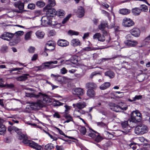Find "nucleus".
I'll use <instances>...</instances> for the list:
<instances>
[{
    "label": "nucleus",
    "mask_w": 150,
    "mask_h": 150,
    "mask_svg": "<svg viewBox=\"0 0 150 150\" xmlns=\"http://www.w3.org/2000/svg\"><path fill=\"white\" fill-rule=\"evenodd\" d=\"M26 96L30 98H34L37 99H39L42 101L43 104L45 105L47 104L52 102V100L46 95L39 93L38 94H35L33 93H26Z\"/></svg>",
    "instance_id": "1"
},
{
    "label": "nucleus",
    "mask_w": 150,
    "mask_h": 150,
    "mask_svg": "<svg viewBox=\"0 0 150 150\" xmlns=\"http://www.w3.org/2000/svg\"><path fill=\"white\" fill-rule=\"evenodd\" d=\"M48 1L49 4L44 8V9L47 10L46 15L50 16H51V18L52 19L54 16L56 15V11L55 9L51 7L54 6L56 3L55 0H48Z\"/></svg>",
    "instance_id": "2"
},
{
    "label": "nucleus",
    "mask_w": 150,
    "mask_h": 150,
    "mask_svg": "<svg viewBox=\"0 0 150 150\" xmlns=\"http://www.w3.org/2000/svg\"><path fill=\"white\" fill-rule=\"evenodd\" d=\"M148 131V128L147 126L143 124H140L137 126L135 128V133L138 135H142Z\"/></svg>",
    "instance_id": "3"
},
{
    "label": "nucleus",
    "mask_w": 150,
    "mask_h": 150,
    "mask_svg": "<svg viewBox=\"0 0 150 150\" xmlns=\"http://www.w3.org/2000/svg\"><path fill=\"white\" fill-rule=\"evenodd\" d=\"M132 37L131 35L130 34L126 36L125 38L126 40L124 42V43L126 45L129 47H133L138 44V42L137 41L131 39Z\"/></svg>",
    "instance_id": "4"
},
{
    "label": "nucleus",
    "mask_w": 150,
    "mask_h": 150,
    "mask_svg": "<svg viewBox=\"0 0 150 150\" xmlns=\"http://www.w3.org/2000/svg\"><path fill=\"white\" fill-rule=\"evenodd\" d=\"M23 143L37 150H42L43 149L41 146L31 140H24Z\"/></svg>",
    "instance_id": "5"
},
{
    "label": "nucleus",
    "mask_w": 150,
    "mask_h": 150,
    "mask_svg": "<svg viewBox=\"0 0 150 150\" xmlns=\"http://www.w3.org/2000/svg\"><path fill=\"white\" fill-rule=\"evenodd\" d=\"M51 16H48L46 15V16L42 17L41 19L42 24L44 26H47L49 25L53 24L52 21V19L51 18Z\"/></svg>",
    "instance_id": "6"
},
{
    "label": "nucleus",
    "mask_w": 150,
    "mask_h": 150,
    "mask_svg": "<svg viewBox=\"0 0 150 150\" xmlns=\"http://www.w3.org/2000/svg\"><path fill=\"white\" fill-rule=\"evenodd\" d=\"M131 116L133 122H140L142 118L141 114L138 111H133Z\"/></svg>",
    "instance_id": "7"
},
{
    "label": "nucleus",
    "mask_w": 150,
    "mask_h": 150,
    "mask_svg": "<svg viewBox=\"0 0 150 150\" xmlns=\"http://www.w3.org/2000/svg\"><path fill=\"white\" fill-rule=\"evenodd\" d=\"M58 63L57 61H51L46 62L43 63L45 69H50L58 67L57 65H55L53 64H57Z\"/></svg>",
    "instance_id": "8"
},
{
    "label": "nucleus",
    "mask_w": 150,
    "mask_h": 150,
    "mask_svg": "<svg viewBox=\"0 0 150 150\" xmlns=\"http://www.w3.org/2000/svg\"><path fill=\"white\" fill-rule=\"evenodd\" d=\"M134 22L132 19L128 18H124L122 20V25L126 27H129L134 25Z\"/></svg>",
    "instance_id": "9"
},
{
    "label": "nucleus",
    "mask_w": 150,
    "mask_h": 150,
    "mask_svg": "<svg viewBox=\"0 0 150 150\" xmlns=\"http://www.w3.org/2000/svg\"><path fill=\"white\" fill-rule=\"evenodd\" d=\"M44 106V105L43 104L42 101L41 100H39L36 102L32 103L31 107L33 110H37Z\"/></svg>",
    "instance_id": "10"
},
{
    "label": "nucleus",
    "mask_w": 150,
    "mask_h": 150,
    "mask_svg": "<svg viewBox=\"0 0 150 150\" xmlns=\"http://www.w3.org/2000/svg\"><path fill=\"white\" fill-rule=\"evenodd\" d=\"M122 128V132L125 134H127L129 132L130 130V127L129 125L128 121H125L122 123L121 124Z\"/></svg>",
    "instance_id": "11"
},
{
    "label": "nucleus",
    "mask_w": 150,
    "mask_h": 150,
    "mask_svg": "<svg viewBox=\"0 0 150 150\" xmlns=\"http://www.w3.org/2000/svg\"><path fill=\"white\" fill-rule=\"evenodd\" d=\"M111 106V109L116 112H120L121 110H125L127 109V106L123 107H120L115 104H112Z\"/></svg>",
    "instance_id": "12"
},
{
    "label": "nucleus",
    "mask_w": 150,
    "mask_h": 150,
    "mask_svg": "<svg viewBox=\"0 0 150 150\" xmlns=\"http://www.w3.org/2000/svg\"><path fill=\"white\" fill-rule=\"evenodd\" d=\"M84 93V90L81 88H76L72 90V93L73 94L78 96V97L80 99H81V98L79 96L83 95Z\"/></svg>",
    "instance_id": "13"
},
{
    "label": "nucleus",
    "mask_w": 150,
    "mask_h": 150,
    "mask_svg": "<svg viewBox=\"0 0 150 150\" xmlns=\"http://www.w3.org/2000/svg\"><path fill=\"white\" fill-rule=\"evenodd\" d=\"M14 36V34L8 32L4 33L1 36V38L3 40L8 41L10 40Z\"/></svg>",
    "instance_id": "14"
},
{
    "label": "nucleus",
    "mask_w": 150,
    "mask_h": 150,
    "mask_svg": "<svg viewBox=\"0 0 150 150\" xmlns=\"http://www.w3.org/2000/svg\"><path fill=\"white\" fill-rule=\"evenodd\" d=\"M93 39H98L99 41L103 42L105 39V38L103 35H101L100 33H96L93 36Z\"/></svg>",
    "instance_id": "15"
},
{
    "label": "nucleus",
    "mask_w": 150,
    "mask_h": 150,
    "mask_svg": "<svg viewBox=\"0 0 150 150\" xmlns=\"http://www.w3.org/2000/svg\"><path fill=\"white\" fill-rule=\"evenodd\" d=\"M130 32L132 35L136 37H139L140 34V30L137 28H134L131 30Z\"/></svg>",
    "instance_id": "16"
},
{
    "label": "nucleus",
    "mask_w": 150,
    "mask_h": 150,
    "mask_svg": "<svg viewBox=\"0 0 150 150\" xmlns=\"http://www.w3.org/2000/svg\"><path fill=\"white\" fill-rule=\"evenodd\" d=\"M24 34V32L23 31H19L15 32L14 34V36H15L17 38L16 40H15L14 42L17 43L20 42L21 40L19 36L23 35Z\"/></svg>",
    "instance_id": "17"
},
{
    "label": "nucleus",
    "mask_w": 150,
    "mask_h": 150,
    "mask_svg": "<svg viewBox=\"0 0 150 150\" xmlns=\"http://www.w3.org/2000/svg\"><path fill=\"white\" fill-rule=\"evenodd\" d=\"M58 45L61 47H66L69 45V42L65 40L59 39L57 42Z\"/></svg>",
    "instance_id": "18"
},
{
    "label": "nucleus",
    "mask_w": 150,
    "mask_h": 150,
    "mask_svg": "<svg viewBox=\"0 0 150 150\" xmlns=\"http://www.w3.org/2000/svg\"><path fill=\"white\" fill-rule=\"evenodd\" d=\"M86 106V103L84 102H80L77 103H74L73 104V106L75 108L76 107L78 109H81Z\"/></svg>",
    "instance_id": "19"
},
{
    "label": "nucleus",
    "mask_w": 150,
    "mask_h": 150,
    "mask_svg": "<svg viewBox=\"0 0 150 150\" xmlns=\"http://www.w3.org/2000/svg\"><path fill=\"white\" fill-rule=\"evenodd\" d=\"M28 74H23L22 75L16 78V79L18 81H23L27 79L28 76H29Z\"/></svg>",
    "instance_id": "20"
},
{
    "label": "nucleus",
    "mask_w": 150,
    "mask_h": 150,
    "mask_svg": "<svg viewBox=\"0 0 150 150\" xmlns=\"http://www.w3.org/2000/svg\"><path fill=\"white\" fill-rule=\"evenodd\" d=\"M71 44L74 47L80 46L81 45L80 41L78 39H73L71 40Z\"/></svg>",
    "instance_id": "21"
},
{
    "label": "nucleus",
    "mask_w": 150,
    "mask_h": 150,
    "mask_svg": "<svg viewBox=\"0 0 150 150\" xmlns=\"http://www.w3.org/2000/svg\"><path fill=\"white\" fill-rule=\"evenodd\" d=\"M84 11L83 7L81 6L79 7L78 8L77 15L78 17L81 18L84 15Z\"/></svg>",
    "instance_id": "22"
},
{
    "label": "nucleus",
    "mask_w": 150,
    "mask_h": 150,
    "mask_svg": "<svg viewBox=\"0 0 150 150\" xmlns=\"http://www.w3.org/2000/svg\"><path fill=\"white\" fill-rule=\"evenodd\" d=\"M97 86L96 85L95 83L89 82L87 83L86 84V88H91V89H95L96 88Z\"/></svg>",
    "instance_id": "23"
},
{
    "label": "nucleus",
    "mask_w": 150,
    "mask_h": 150,
    "mask_svg": "<svg viewBox=\"0 0 150 150\" xmlns=\"http://www.w3.org/2000/svg\"><path fill=\"white\" fill-rule=\"evenodd\" d=\"M14 6L21 10H22L24 8V3L21 2L20 1H18L15 3Z\"/></svg>",
    "instance_id": "24"
},
{
    "label": "nucleus",
    "mask_w": 150,
    "mask_h": 150,
    "mask_svg": "<svg viewBox=\"0 0 150 150\" xmlns=\"http://www.w3.org/2000/svg\"><path fill=\"white\" fill-rule=\"evenodd\" d=\"M87 96L90 97H93L96 95L95 91L92 89H89L86 93Z\"/></svg>",
    "instance_id": "25"
},
{
    "label": "nucleus",
    "mask_w": 150,
    "mask_h": 150,
    "mask_svg": "<svg viewBox=\"0 0 150 150\" xmlns=\"http://www.w3.org/2000/svg\"><path fill=\"white\" fill-rule=\"evenodd\" d=\"M105 76L109 77L110 79L113 78L115 76L114 72L111 70L105 72Z\"/></svg>",
    "instance_id": "26"
},
{
    "label": "nucleus",
    "mask_w": 150,
    "mask_h": 150,
    "mask_svg": "<svg viewBox=\"0 0 150 150\" xmlns=\"http://www.w3.org/2000/svg\"><path fill=\"white\" fill-rule=\"evenodd\" d=\"M111 84L109 82H105L102 84L100 87V88L101 90H105L109 88Z\"/></svg>",
    "instance_id": "27"
},
{
    "label": "nucleus",
    "mask_w": 150,
    "mask_h": 150,
    "mask_svg": "<svg viewBox=\"0 0 150 150\" xmlns=\"http://www.w3.org/2000/svg\"><path fill=\"white\" fill-rule=\"evenodd\" d=\"M51 77H54V80L55 81H57L58 82H60L62 81V77L60 76L59 75H55L52 74L51 75Z\"/></svg>",
    "instance_id": "28"
},
{
    "label": "nucleus",
    "mask_w": 150,
    "mask_h": 150,
    "mask_svg": "<svg viewBox=\"0 0 150 150\" xmlns=\"http://www.w3.org/2000/svg\"><path fill=\"white\" fill-rule=\"evenodd\" d=\"M35 34L38 38L42 39L44 37L45 33L39 30L36 32Z\"/></svg>",
    "instance_id": "29"
},
{
    "label": "nucleus",
    "mask_w": 150,
    "mask_h": 150,
    "mask_svg": "<svg viewBox=\"0 0 150 150\" xmlns=\"http://www.w3.org/2000/svg\"><path fill=\"white\" fill-rule=\"evenodd\" d=\"M65 13L64 11L62 10L59 9L56 11V15L59 17L60 18H62L65 15Z\"/></svg>",
    "instance_id": "30"
},
{
    "label": "nucleus",
    "mask_w": 150,
    "mask_h": 150,
    "mask_svg": "<svg viewBox=\"0 0 150 150\" xmlns=\"http://www.w3.org/2000/svg\"><path fill=\"white\" fill-rule=\"evenodd\" d=\"M130 10L126 8H123L120 9L119 11V13L122 15H127L130 13Z\"/></svg>",
    "instance_id": "31"
},
{
    "label": "nucleus",
    "mask_w": 150,
    "mask_h": 150,
    "mask_svg": "<svg viewBox=\"0 0 150 150\" xmlns=\"http://www.w3.org/2000/svg\"><path fill=\"white\" fill-rule=\"evenodd\" d=\"M141 11V10L138 8H135L132 10V12L133 14L135 16L139 15Z\"/></svg>",
    "instance_id": "32"
},
{
    "label": "nucleus",
    "mask_w": 150,
    "mask_h": 150,
    "mask_svg": "<svg viewBox=\"0 0 150 150\" xmlns=\"http://www.w3.org/2000/svg\"><path fill=\"white\" fill-rule=\"evenodd\" d=\"M93 132H94L96 133H97L98 134L97 136H96V137L95 138V141L96 142H99L101 141L103 139V138L102 137L100 136L99 134L96 132L94 130L91 129Z\"/></svg>",
    "instance_id": "33"
},
{
    "label": "nucleus",
    "mask_w": 150,
    "mask_h": 150,
    "mask_svg": "<svg viewBox=\"0 0 150 150\" xmlns=\"http://www.w3.org/2000/svg\"><path fill=\"white\" fill-rule=\"evenodd\" d=\"M54 147L53 144L52 143H49L45 145L44 149L45 150H51L54 149Z\"/></svg>",
    "instance_id": "34"
},
{
    "label": "nucleus",
    "mask_w": 150,
    "mask_h": 150,
    "mask_svg": "<svg viewBox=\"0 0 150 150\" xmlns=\"http://www.w3.org/2000/svg\"><path fill=\"white\" fill-rule=\"evenodd\" d=\"M6 130V127L4 125L0 126V135H2L4 133Z\"/></svg>",
    "instance_id": "35"
},
{
    "label": "nucleus",
    "mask_w": 150,
    "mask_h": 150,
    "mask_svg": "<svg viewBox=\"0 0 150 150\" xmlns=\"http://www.w3.org/2000/svg\"><path fill=\"white\" fill-rule=\"evenodd\" d=\"M142 98V95L135 96L134 98H132V100L129 99L128 100L130 102H132L133 101H135L137 100H139L141 99Z\"/></svg>",
    "instance_id": "36"
},
{
    "label": "nucleus",
    "mask_w": 150,
    "mask_h": 150,
    "mask_svg": "<svg viewBox=\"0 0 150 150\" xmlns=\"http://www.w3.org/2000/svg\"><path fill=\"white\" fill-rule=\"evenodd\" d=\"M45 5V2L42 1H38L36 3V6L40 8L43 7Z\"/></svg>",
    "instance_id": "37"
},
{
    "label": "nucleus",
    "mask_w": 150,
    "mask_h": 150,
    "mask_svg": "<svg viewBox=\"0 0 150 150\" xmlns=\"http://www.w3.org/2000/svg\"><path fill=\"white\" fill-rule=\"evenodd\" d=\"M8 47L6 45H3L1 47L0 51L2 53H5L8 51Z\"/></svg>",
    "instance_id": "38"
},
{
    "label": "nucleus",
    "mask_w": 150,
    "mask_h": 150,
    "mask_svg": "<svg viewBox=\"0 0 150 150\" xmlns=\"http://www.w3.org/2000/svg\"><path fill=\"white\" fill-rule=\"evenodd\" d=\"M56 129L58 130V131L59 132V133L60 134L63 135L65 137L68 138L70 139H75L72 137L68 136H67V135H66L62 131L61 129H60L59 128H57Z\"/></svg>",
    "instance_id": "39"
},
{
    "label": "nucleus",
    "mask_w": 150,
    "mask_h": 150,
    "mask_svg": "<svg viewBox=\"0 0 150 150\" xmlns=\"http://www.w3.org/2000/svg\"><path fill=\"white\" fill-rule=\"evenodd\" d=\"M140 9L141 11L146 12L148 10V7L146 5L142 4L141 5Z\"/></svg>",
    "instance_id": "40"
},
{
    "label": "nucleus",
    "mask_w": 150,
    "mask_h": 150,
    "mask_svg": "<svg viewBox=\"0 0 150 150\" xmlns=\"http://www.w3.org/2000/svg\"><path fill=\"white\" fill-rule=\"evenodd\" d=\"M100 49L98 47L92 48L90 47H86L83 49V50L87 51H88L92 50H98Z\"/></svg>",
    "instance_id": "41"
},
{
    "label": "nucleus",
    "mask_w": 150,
    "mask_h": 150,
    "mask_svg": "<svg viewBox=\"0 0 150 150\" xmlns=\"http://www.w3.org/2000/svg\"><path fill=\"white\" fill-rule=\"evenodd\" d=\"M107 24L105 23H101L98 26V28L101 30H103L106 27Z\"/></svg>",
    "instance_id": "42"
},
{
    "label": "nucleus",
    "mask_w": 150,
    "mask_h": 150,
    "mask_svg": "<svg viewBox=\"0 0 150 150\" xmlns=\"http://www.w3.org/2000/svg\"><path fill=\"white\" fill-rule=\"evenodd\" d=\"M64 117L67 119L66 121H65L64 123L66 122H69L72 120V118L69 115H67L64 116Z\"/></svg>",
    "instance_id": "43"
},
{
    "label": "nucleus",
    "mask_w": 150,
    "mask_h": 150,
    "mask_svg": "<svg viewBox=\"0 0 150 150\" xmlns=\"http://www.w3.org/2000/svg\"><path fill=\"white\" fill-rule=\"evenodd\" d=\"M18 139L20 140H23V143L24 140H28L26 136L23 134H22L19 136Z\"/></svg>",
    "instance_id": "44"
},
{
    "label": "nucleus",
    "mask_w": 150,
    "mask_h": 150,
    "mask_svg": "<svg viewBox=\"0 0 150 150\" xmlns=\"http://www.w3.org/2000/svg\"><path fill=\"white\" fill-rule=\"evenodd\" d=\"M46 45L47 47H48V50H53L55 48V47L52 43H47Z\"/></svg>",
    "instance_id": "45"
},
{
    "label": "nucleus",
    "mask_w": 150,
    "mask_h": 150,
    "mask_svg": "<svg viewBox=\"0 0 150 150\" xmlns=\"http://www.w3.org/2000/svg\"><path fill=\"white\" fill-rule=\"evenodd\" d=\"M68 33L70 35H78L79 34V32L74 30H70L68 32Z\"/></svg>",
    "instance_id": "46"
},
{
    "label": "nucleus",
    "mask_w": 150,
    "mask_h": 150,
    "mask_svg": "<svg viewBox=\"0 0 150 150\" xmlns=\"http://www.w3.org/2000/svg\"><path fill=\"white\" fill-rule=\"evenodd\" d=\"M31 36L30 32L27 33L25 35V40H28L30 39Z\"/></svg>",
    "instance_id": "47"
},
{
    "label": "nucleus",
    "mask_w": 150,
    "mask_h": 150,
    "mask_svg": "<svg viewBox=\"0 0 150 150\" xmlns=\"http://www.w3.org/2000/svg\"><path fill=\"white\" fill-rule=\"evenodd\" d=\"M137 143L131 142L130 144H129V146L133 150H135L137 148Z\"/></svg>",
    "instance_id": "48"
},
{
    "label": "nucleus",
    "mask_w": 150,
    "mask_h": 150,
    "mask_svg": "<svg viewBox=\"0 0 150 150\" xmlns=\"http://www.w3.org/2000/svg\"><path fill=\"white\" fill-rule=\"evenodd\" d=\"M23 68H13L9 70L10 73H11L13 71H19L20 70H21L23 69Z\"/></svg>",
    "instance_id": "49"
},
{
    "label": "nucleus",
    "mask_w": 150,
    "mask_h": 150,
    "mask_svg": "<svg viewBox=\"0 0 150 150\" xmlns=\"http://www.w3.org/2000/svg\"><path fill=\"white\" fill-rule=\"evenodd\" d=\"M80 132L83 135H85L86 132V129L84 127H81L80 129Z\"/></svg>",
    "instance_id": "50"
},
{
    "label": "nucleus",
    "mask_w": 150,
    "mask_h": 150,
    "mask_svg": "<svg viewBox=\"0 0 150 150\" xmlns=\"http://www.w3.org/2000/svg\"><path fill=\"white\" fill-rule=\"evenodd\" d=\"M71 17L70 14L68 15L66 18L64 19L62 21V23L63 24L65 23Z\"/></svg>",
    "instance_id": "51"
},
{
    "label": "nucleus",
    "mask_w": 150,
    "mask_h": 150,
    "mask_svg": "<svg viewBox=\"0 0 150 150\" xmlns=\"http://www.w3.org/2000/svg\"><path fill=\"white\" fill-rule=\"evenodd\" d=\"M41 11H40V10L36 11L35 12V16L33 18H30V19L33 18H33H35L36 17L38 16H40V15L41 14Z\"/></svg>",
    "instance_id": "52"
},
{
    "label": "nucleus",
    "mask_w": 150,
    "mask_h": 150,
    "mask_svg": "<svg viewBox=\"0 0 150 150\" xmlns=\"http://www.w3.org/2000/svg\"><path fill=\"white\" fill-rule=\"evenodd\" d=\"M67 72V70L65 67H63L60 69V73L63 74H64Z\"/></svg>",
    "instance_id": "53"
},
{
    "label": "nucleus",
    "mask_w": 150,
    "mask_h": 150,
    "mask_svg": "<svg viewBox=\"0 0 150 150\" xmlns=\"http://www.w3.org/2000/svg\"><path fill=\"white\" fill-rule=\"evenodd\" d=\"M117 57V56H115L114 57H112L111 58H102L101 59L102 61H106V60H110L112 59H115Z\"/></svg>",
    "instance_id": "54"
},
{
    "label": "nucleus",
    "mask_w": 150,
    "mask_h": 150,
    "mask_svg": "<svg viewBox=\"0 0 150 150\" xmlns=\"http://www.w3.org/2000/svg\"><path fill=\"white\" fill-rule=\"evenodd\" d=\"M35 50V48L32 46L30 47L28 49L29 52L30 53H34Z\"/></svg>",
    "instance_id": "55"
},
{
    "label": "nucleus",
    "mask_w": 150,
    "mask_h": 150,
    "mask_svg": "<svg viewBox=\"0 0 150 150\" xmlns=\"http://www.w3.org/2000/svg\"><path fill=\"white\" fill-rule=\"evenodd\" d=\"M97 125L98 126L100 127H104L106 126L105 123L101 122H98L96 123Z\"/></svg>",
    "instance_id": "56"
},
{
    "label": "nucleus",
    "mask_w": 150,
    "mask_h": 150,
    "mask_svg": "<svg viewBox=\"0 0 150 150\" xmlns=\"http://www.w3.org/2000/svg\"><path fill=\"white\" fill-rule=\"evenodd\" d=\"M100 73L99 72L94 71L92 72L90 76V77L92 78L93 76L97 74H100Z\"/></svg>",
    "instance_id": "57"
},
{
    "label": "nucleus",
    "mask_w": 150,
    "mask_h": 150,
    "mask_svg": "<svg viewBox=\"0 0 150 150\" xmlns=\"http://www.w3.org/2000/svg\"><path fill=\"white\" fill-rule=\"evenodd\" d=\"M28 7L29 9H33L35 8V5L33 4H29L28 5Z\"/></svg>",
    "instance_id": "58"
},
{
    "label": "nucleus",
    "mask_w": 150,
    "mask_h": 150,
    "mask_svg": "<svg viewBox=\"0 0 150 150\" xmlns=\"http://www.w3.org/2000/svg\"><path fill=\"white\" fill-rule=\"evenodd\" d=\"M64 107L65 108V112L67 114L68 113V111L70 110L71 107L68 106L67 105H64Z\"/></svg>",
    "instance_id": "59"
},
{
    "label": "nucleus",
    "mask_w": 150,
    "mask_h": 150,
    "mask_svg": "<svg viewBox=\"0 0 150 150\" xmlns=\"http://www.w3.org/2000/svg\"><path fill=\"white\" fill-rule=\"evenodd\" d=\"M55 103H54L55 106H60L64 104L61 103L58 101L55 100Z\"/></svg>",
    "instance_id": "60"
},
{
    "label": "nucleus",
    "mask_w": 150,
    "mask_h": 150,
    "mask_svg": "<svg viewBox=\"0 0 150 150\" xmlns=\"http://www.w3.org/2000/svg\"><path fill=\"white\" fill-rule=\"evenodd\" d=\"M5 87L9 88H13L14 86V85L13 83L7 84L6 85H5Z\"/></svg>",
    "instance_id": "61"
},
{
    "label": "nucleus",
    "mask_w": 150,
    "mask_h": 150,
    "mask_svg": "<svg viewBox=\"0 0 150 150\" xmlns=\"http://www.w3.org/2000/svg\"><path fill=\"white\" fill-rule=\"evenodd\" d=\"M101 12L103 13L104 14L105 16H107L108 18L109 17L110 14L108 12L103 10H101Z\"/></svg>",
    "instance_id": "62"
},
{
    "label": "nucleus",
    "mask_w": 150,
    "mask_h": 150,
    "mask_svg": "<svg viewBox=\"0 0 150 150\" xmlns=\"http://www.w3.org/2000/svg\"><path fill=\"white\" fill-rule=\"evenodd\" d=\"M13 130L18 134H19L21 133V130L18 129V128H17L16 127H14Z\"/></svg>",
    "instance_id": "63"
},
{
    "label": "nucleus",
    "mask_w": 150,
    "mask_h": 150,
    "mask_svg": "<svg viewBox=\"0 0 150 150\" xmlns=\"http://www.w3.org/2000/svg\"><path fill=\"white\" fill-rule=\"evenodd\" d=\"M56 34V32L54 30H51L49 32V35L50 36H53Z\"/></svg>",
    "instance_id": "64"
}]
</instances>
